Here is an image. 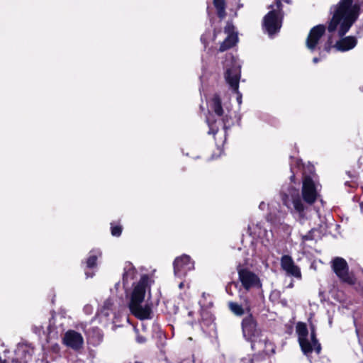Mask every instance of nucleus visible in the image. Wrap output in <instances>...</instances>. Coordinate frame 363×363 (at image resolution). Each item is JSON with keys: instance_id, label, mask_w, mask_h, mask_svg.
Masks as SVG:
<instances>
[{"instance_id": "7c9ffc66", "label": "nucleus", "mask_w": 363, "mask_h": 363, "mask_svg": "<svg viewBox=\"0 0 363 363\" xmlns=\"http://www.w3.org/2000/svg\"><path fill=\"white\" fill-rule=\"evenodd\" d=\"M43 329V326H39V327L33 326V330L35 333H40Z\"/></svg>"}, {"instance_id": "39448f33", "label": "nucleus", "mask_w": 363, "mask_h": 363, "mask_svg": "<svg viewBox=\"0 0 363 363\" xmlns=\"http://www.w3.org/2000/svg\"><path fill=\"white\" fill-rule=\"evenodd\" d=\"M296 329L298 336V342L303 354L309 357V354L314 350L317 354H319L321 351V345L315 337L314 327H311L310 338L308 337V331L305 323H298Z\"/></svg>"}, {"instance_id": "c85d7f7f", "label": "nucleus", "mask_w": 363, "mask_h": 363, "mask_svg": "<svg viewBox=\"0 0 363 363\" xmlns=\"http://www.w3.org/2000/svg\"><path fill=\"white\" fill-rule=\"evenodd\" d=\"M279 229L283 230L286 235H289L291 232V227L286 223H280Z\"/></svg>"}, {"instance_id": "423d86ee", "label": "nucleus", "mask_w": 363, "mask_h": 363, "mask_svg": "<svg viewBox=\"0 0 363 363\" xmlns=\"http://www.w3.org/2000/svg\"><path fill=\"white\" fill-rule=\"evenodd\" d=\"M225 68V79L231 89L237 94V101L239 104L242 103V94L238 91L240 78V65L231 55L226 56L224 62Z\"/></svg>"}, {"instance_id": "f3484780", "label": "nucleus", "mask_w": 363, "mask_h": 363, "mask_svg": "<svg viewBox=\"0 0 363 363\" xmlns=\"http://www.w3.org/2000/svg\"><path fill=\"white\" fill-rule=\"evenodd\" d=\"M86 339L89 343L94 346L99 345L103 340V334L101 330L96 327L90 328L85 330Z\"/></svg>"}, {"instance_id": "dca6fc26", "label": "nucleus", "mask_w": 363, "mask_h": 363, "mask_svg": "<svg viewBox=\"0 0 363 363\" xmlns=\"http://www.w3.org/2000/svg\"><path fill=\"white\" fill-rule=\"evenodd\" d=\"M281 266L288 275L297 279L301 278L300 269L295 264L291 257L289 255L282 256L281 258Z\"/></svg>"}, {"instance_id": "b1692460", "label": "nucleus", "mask_w": 363, "mask_h": 363, "mask_svg": "<svg viewBox=\"0 0 363 363\" xmlns=\"http://www.w3.org/2000/svg\"><path fill=\"white\" fill-rule=\"evenodd\" d=\"M213 4L217 9V13L220 18L225 16L224 0H213Z\"/></svg>"}, {"instance_id": "2f4dec72", "label": "nucleus", "mask_w": 363, "mask_h": 363, "mask_svg": "<svg viewBox=\"0 0 363 363\" xmlns=\"http://www.w3.org/2000/svg\"><path fill=\"white\" fill-rule=\"evenodd\" d=\"M85 275H86V278H89V277L91 278L94 277V274L93 272L90 273V272L86 271Z\"/></svg>"}, {"instance_id": "1a4fd4ad", "label": "nucleus", "mask_w": 363, "mask_h": 363, "mask_svg": "<svg viewBox=\"0 0 363 363\" xmlns=\"http://www.w3.org/2000/svg\"><path fill=\"white\" fill-rule=\"evenodd\" d=\"M237 270L242 286L246 291L261 288L262 284L260 279L255 273L247 268H244L240 264L237 267Z\"/></svg>"}, {"instance_id": "ddd939ff", "label": "nucleus", "mask_w": 363, "mask_h": 363, "mask_svg": "<svg viewBox=\"0 0 363 363\" xmlns=\"http://www.w3.org/2000/svg\"><path fill=\"white\" fill-rule=\"evenodd\" d=\"M352 48L353 47H308L311 53H318L320 55V57L315 56L313 58V62L314 63H317L321 59L325 57L328 54L347 52Z\"/></svg>"}, {"instance_id": "393cba45", "label": "nucleus", "mask_w": 363, "mask_h": 363, "mask_svg": "<svg viewBox=\"0 0 363 363\" xmlns=\"http://www.w3.org/2000/svg\"><path fill=\"white\" fill-rule=\"evenodd\" d=\"M117 306L116 304L114 303L112 298H110L107 299L104 304L103 307V312L106 315H108V312L106 311L111 310L115 311L116 309Z\"/></svg>"}, {"instance_id": "6ab92c4d", "label": "nucleus", "mask_w": 363, "mask_h": 363, "mask_svg": "<svg viewBox=\"0 0 363 363\" xmlns=\"http://www.w3.org/2000/svg\"><path fill=\"white\" fill-rule=\"evenodd\" d=\"M136 276L135 268L130 262H126L124 265L123 273V288H126V285L128 282L133 280Z\"/></svg>"}, {"instance_id": "4c0bfd02", "label": "nucleus", "mask_w": 363, "mask_h": 363, "mask_svg": "<svg viewBox=\"0 0 363 363\" xmlns=\"http://www.w3.org/2000/svg\"><path fill=\"white\" fill-rule=\"evenodd\" d=\"M184 287V283L183 282H181L179 284V289H182Z\"/></svg>"}, {"instance_id": "58836bf2", "label": "nucleus", "mask_w": 363, "mask_h": 363, "mask_svg": "<svg viewBox=\"0 0 363 363\" xmlns=\"http://www.w3.org/2000/svg\"><path fill=\"white\" fill-rule=\"evenodd\" d=\"M0 363H7L6 360H2L0 357Z\"/></svg>"}, {"instance_id": "a878e982", "label": "nucleus", "mask_w": 363, "mask_h": 363, "mask_svg": "<svg viewBox=\"0 0 363 363\" xmlns=\"http://www.w3.org/2000/svg\"><path fill=\"white\" fill-rule=\"evenodd\" d=\"M357 43V38L354 36H347L337 42L335 45H356Z\"/></svg>"}, {"instance_id": "5701e85b", "label": "nucleus", "mask_w": 363, "mask_h": 363, "mask_svg": "<svg viewBox=\"0 0 363 363\" xmlns=\"http://www.w3.org/2000/svg\"><path fill=\"white\" fill-rule=\"evenodd\" d=\"M248 230L250 231V233L251 235L253 234L259 238L266 236L267 238V240H269V233L266 230L262 229L259 224H257L256 228L254 227V225H250L248 226ZM269 234L271 235H272V233L271 231L269 232Z\"/></svg>"}, {"instance_id": "0eeeda50", "label": "nucleus", "mask_w": 363, "mask_h": 363, "mask_svg": "<svg viewBox=\"0 0 363 363\" xmlns=\"http://www.w3.org/2000/svg\"><path fill=\"white\" fill-rule=\"evenodd\" d=\"M270 11L264 16L263 26L265 31L272 35L277 33L282 24V12L281 0H276V3L270 6Z\"/></svg>"}, {"instance_id": "f704fd0d", "label": "nucleus", "mask_w": 363, "mask_h": 363, "mask_svg": "<svg viewBox=\"0 0 363 363\" xmlns=\"http://www.w3.org/2000/svg\"><path fill=\"white\" fill-rule=\"evenodd\" d=\"M120 286V283L118 282L115 284V289L117 291L118 290V287Z\"/></svg>"}, {"instance_id": "a19ab883", "label": "nucleus", "mask_w": 363, "mask_h": 363, "mask_svg": "<svg viewBox=\"0 0 363 363\" xmlns=\"http://www.w3.org/2000/svg\"><path fill=\"white\" fill-rule=\"evenodd\" d=\"M89 306H86L84 309H85L86 311H89Z\"/></svg>"}, {"instance_id": "7ed1b4c3", "label": "nucleus", "mask_w": 363, "mask_h": 363, "mask_svg": "<svg viewBox=\"0 0 363 363\" xmlns=\"http://www.w3.org/2000/svg\"><path fill=\"white\" fill-rule=\"evenodd\" d=\"M211 109L217 117L213 119L212 117L207 118L209 127L208 134L215 135L221 127L223 129V135L225 137L226 130L235 123V113L232 111L228 104H223L219 96L215 95L211 99Z\"/></svg>"}, {"instance_id": "bb28decb", "label": "nucleus", "mask_w": 363, "mask_h": 363, "mask_svg": "<svg viewBox=\"0 0 363 363\" xmlns=\"http://www.w3.org/2000/svg\"><path fill=\"white\" fill-rule=\"evenodd\" d=\"M133 330L135 333V341L137 342V343H138V344L145 343L147 341V338L144 335L140 334L138 330L136 328H134Z\"/></svg>"}, {"instance_id": "c9c22d12", "label": "nucleus", "mask_w": 363, "mask_h": 363, "mask_svg": "<svg viewBox=\"0 0 363 363\" xmlns=\"http://www.w3.org/2000/svg\"><path fill=\"white\" fill-rule=\"evenodd\" d=\"M227 48H228V47H220V52H224V51H225Z\"/></svg>"}, {"instance_id": "ea45409f", "label": "nucleus", "mask_w": 363, "mask_h": 363, "mask_svg": "<svg viewBox=\"0 0 363 363\" xmlns=\"http://www.w3.org/2000/svg\"><path fill=\"white\" fill-rule=\"evenodd\" d=\"M264 205V202H262L259 205V208H262L263 206Z\"/></svg>"}, {"instance_id": "f257e3e1", "label": "nucleus", "mask_w": 363, "mask_h": 363, "mask_svg": "<svg viewBox=\"0 0 363 363\" xmlns=\"http://www.w3.org/2000/svg\"><path fill=\"white\" fill-rule=\"evenodd\" d=\"M319 184L315 183L311 175L305 172L303 176L302 196L299 190L292 184L284 185L281 188V196L284 204L291 211L295 218L303 223L307 219L309 206L318 197Z\"/></svg>"}, {"instance_id": "c756f323", "label": "nucleus", "mask_w": 363, "mask_h": 363, "mask_svg": "<svg viewBox=\"0 0 363 363\" xmlns=\"http://www.w3.org/2000/svg\"><path fill=\"white\" fill-rule=\"evenodd\" d=\"M240 363H253V358L250 356L243 357Z\"/></svg>"}, {"instance_id": "9d476101", "label": "nucleus", "mask_w": 363, "mask_h": 363, "mask_svg": "<svg viewBox=\"0 0 363 363\" xmlns=\"http://www.w3.org/2000/svg\"><path fill=\"white\" fill-rule=\"evenodd\" d=\"M332 267L334 272L342 281L350 285L354 284V278L349 273L347 263L343 258H335L332 262Z\"/></svg>"}, {"instance_id": "e433bc0d", "label": "nucleus", "mask_w": 363, "mask_h": 363, "mask_svg": "<svg viewBox=\"0 0 363 363\" xmlns=\"http://www.w3.org/2000/svg\"><path fill=\"white\" fill-rule=\"evenodd\" d=\"M294 178H295L294 174H293V175H291V176L290 179H291V182H294Z\"/></svg>"}, {"instance_id": "72a5a7b5", "label": "nucleus", "mask_w": 363, "mask_h": 363, "mask_svg": "<svg viewBox=\"0 0 363 363\" xmlns=\"http://www.w3.org/2000/svg\"><path fill=\"white\" fill-rule=\"evenodd\" d=\"M303 240H311V237L308 235H305L303 236L302 238Z\"/></svg>"}, {"instance_id": "20e7f679", "label": "nucleus", "mask_w": 363, "mask_h": 363, "mask_svg": "<svg viewBox=\"0 0 363 363\" xmlns=\"http://www.w3.org/2000/svg\"><path fill=\"white\" fill-rule=\"evenodd\" d=\"M148 280L147 275L142 276L133 289L129 303L131 313L141 320L151 318V308L147 304H143L146 291L149 289Z\"/></svg>"}, {"instance_id": "6e6552de", "label": "nucleus", "mask_w": 363, "mask_h": 363, "mask_svg": "<svg viewBox=\"0 0 363 363\" xmlns=\"http://www.w3.org/2000/svg\"><path fill=\"white\" fill-rule=\"evenodd\" d=\"M242 330L245 338L251 342L252 350L255 349L257 340L262 337V331L252 314L248 315L242 321Z\"/></svg>"}, {"instance_id": "4be33fe9", "label": "nucleus", "mask_w": 363, "mask_h": 363, "mask_svg": "<svg viewBox=\"0 0 363 363\" xmlns=\"http://www.w3.org/2000/svg\"><path fill=\"white\" fill-rule=\"evenodd\" d=\"M101 256V252L99 249H94L89 252V255L86 259V267L92 269L96 267V259Z\"/></svg>"}, {"instance_id": "9b49d317", "label": "nucleus", "mask_w": 363, "mask_h": 363, "mask_svg": "<svg viewBox=\"0 0 363 363\" xmlns=\"http://www.w3.org/2000/svg\"><path fill=\"white\" fill-rule=\"evenodd\" d=\"M62 342L74 352H79L84 347V341L80 333L74 330H68L65 333L62 338Z\"/></svg>"}, {"instance_id": "cd10ccee", "label": "nucleus", "mask_w": 363, "mask_h": 363, "mask_svg": "<svg viewBox=\"0 0 363 363\" xmlns=\"http://www.w3.org/2000/svg\"><path fill=\"white\" fill-rule=\"evenodd\" d=\"M122 232V228L120 225L111 226V234L113 236L118 237Z\"/></svg>"}, {"instance_id": "2eb2a0df", "label": "nucleus", "mask_w": 363, "mask_h": 363, "mask_svg": "<svg viewBox=\"0 0 363 363\" xmlns=\"http://www.w3.org/2000/svg\"><path fill=\"white\" fill-rule=\"evenodd\" d=\"M228 308L234 315L242 316L244 314H251L252 304L247 297H244L241 298L240 303L237 302H229Z\"/></svg>"}, {"instance_id": "aec40b11", "label": "nucleus", "mask_w": 363, "mask_h": 363, "mask_svg": "<svg viewBox=\"0 0 363 363\" xmlns=\"http://www.w3.org/2000/svg\"><path fill=\"white\" fill-rule=\"evenodd\" d=\"M256 349L262 350L266 354H272L275 352L274 345L267 338L262 339L260 337L258 339L255 350Z\"/></svg>"}, {"instance_id": "79ce46f5", "label": "nucleus", "mask_w": 363, "mask_h": 363, "mask_svg": "<svg viewBox=\"0 0 363 363\" xmlns=\"http://www.w3.org/2000/svg\"><path fill=\"white\" fill-rule=\"evenodd\" d=\"M135 363H141V362H135Z\"/></svg>"}, {"instance_id": "a211bd4d", "label": "nucleus", "mask_w": 363, "mask_h": 363, "mask_svg": "<svg viewBox=\"0 0 363 363\" xmlns=\"http://www.w3.org/2000/svg\"><path fill=\"white\" fill-rule=\"evenodd\" d=\"M225 32L227 36L223 45H235L238 43V36L233 25L228 23L225 28Z\"/></svg>"}, {"instance_id": "473e14b6", "label": "nucleus", "mask_w": 363, "mask_h": 363, "mask_svg": "<svg viewBox=\"0 0 363 363\" xmlns=\"http://www.w3.org/2000/svg\"><path fill=\"white\" fill-rule=\"evenodd\" d=\"M118 306L119 307H121V306H124V301H123V298H119V301H118Z\"/></svg>"}, {"instance_id": "f8f14e48", "label": "nucleus", "mask_w": 363, "mask_h": 363, "mask_svg": "<svg viewBox=\"0 0 363 363\" xmlns=\"http://www.w3.org/2000/svg\"><path fill=\"white\" fill-rule=\"evenodd\" d=\"M173 265L174 275L179 278L186 276L188 272L194 268V262L186 255L177 257L174 261Z\"/></svg>"}, {"instance_id": "412c9836", "label": "nucleus", "mask_w": 363, "mask_h": 363, "mask_svg": "<svg viewBox=\"0 0 363 363\" xmlns=\"http://www.w3.org/2000/svg\"><path fill=\"white\" fill-rule=\"evenodd\" d=\"M33 353V348L26 344H18L16 350V354L25 362L31 357Z\"/></svg>"}, {"instance_id": "f03ea898", "label": "nucleus", "mask_w": 363, "mask_h": 363, "mask_svg": "<svg viewBox=\"0 0 363 363\" xmlns=\"http://www.w3.org/2000/svg\"><path fill=\"white\" fill-rule=\"evenodd\" d=\"M359 14V6L353 0H340L335 6L333 18L328 29L333 32L338 28L340 36L344 35L356 21Z\"/></svg>"}, {"instance_id": "4468645a", "label": "nucleus", "mask_w": 363, "mask_h": 363, "mask_svg": "<svg viewBox=\"0 0 363 363\" xmlns=\"http://www.w3.org/2000/svg\"><path fill=\"white\" fill-rule=\"evenodd\" d=\"M325 26L318 25L312 28L306 40V45H316L325 43Z\"/></svg>"}]
</instances>
